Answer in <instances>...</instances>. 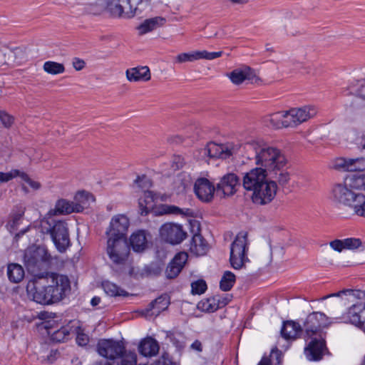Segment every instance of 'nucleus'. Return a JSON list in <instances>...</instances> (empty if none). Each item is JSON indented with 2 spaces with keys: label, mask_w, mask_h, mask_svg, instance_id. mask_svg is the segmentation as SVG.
Wrapping results in <instances>:
<instances>
[{
  "label": "nucleus",
  "mask_w": 365,
  "mask_h": 365,
  "mask_svg": "<svg viewBox=\"0 0 365 365\" xmlns=\"http://www.w3.org/2000/svg\"><path fill=\"white\" fill-rule=\"evenodd\" d=\"M226 76L235 85H240L245 80H252L255 77L253 70L247 66L235 68L232 72L227 73Z\"/></svg>",
  "instance_id": "4be33fe9"
},
{
  "label": "nucleus",
  "mask_w": 365,
  "mask_h": 365,
  "mask_svg": "<svg viewBox=\"0 0 365 365\" xmlns=\"http://www.w3.org/2000/svg\"><path fill=\"white\" fill-rule=\"evenodd\" d=\"M356 95L365 101V82L362 83L356 91Z\"/></svg>",
  "instance_id": "338daca9"
},
{
  "label": "nucleus",
  "mask_w": 365,
  "mask_h": 365,
  "mask_svg": "<svg viewBox=\"0 0 365 365\" xmlns=\"http://www.w3.org/2000/svg\"><path fill=\"white\" fill-rule=\"evenodd\" d=\"M184 163H185L184 159L182 158H181L180 156H177V157H175L173 159L172 167L174 169H180V168H182Z\"/></svg>",
  "instance_id": "0e129e2a"
},
{
  "label": "nucleus",
  "mask_w": 365,
  "mask_h": 365,
  "mask_svg": "<svg viewBox=\"0 0 365 365\" xmlns=\"http://www.w3.org/2000/svg\"><path fill=\"white\" fill-rule=\"evenodd\" d=\"M43 70L49 74L56 75L63 73L65 68L62 63L54 61H46L43 64Z\"/></svg>",
  "instance_id": "79ce46f5"
},
{
  "label": "nucleus",
  "mask_w": 365,
  "mask_h": 365,
  "mask_svg": "<svg viewBox=\"0 0 365 365\" xmlns=\"http://www.w3.org/2000/svg\"><path fill=\"white\" fill-rule=\"evenodd\" d=\"M9 54H10L11 56V61L14 62L24 59L25 56L24 51L19 48L11 50Z\"/></svg>",
  "instance_id": "6e6d98bb"
},
{
  "label": "nucleus",
  "mask_w": 365,
  "mask_h": 365,
  "mask_svg": "<svg viewBox=\"0 0 365 365\" xmlns=\"http://www.w3.org/2000/svg\"><path fill=\"white\" fill-rule=\"evenodd\" d=\"M194 190L197 197L204 202H210L214 195L216 189L206 178H199L194 185Z\"/></svg>",
  "instance_id": "a211bd4d"
},
{
  "label": "nucleus",
  "mask_w": 365,
  "mask_h": 365,
  "mask_svg": "<svg viewBox=\"0 0 365 365\" xmlns=\"http://www.w3.org/2000/svg\"><path fill=\"white\" fill-rule=\"evenodd\" d=\"M165 22V19L160 16L148 19L138 26V29L140 34L143 35L163 26Z\"/></svg>",
  "instance_id": "cd10ccee"
},
{
  "label": "nucleus",
  "mask_w": 365,
  "mask_h": 365,
  "mask_svg": "<svg viewBox=\"0 0 365 365\" xmlns=\"http://www.w3.org/2000/svg\"><path fill=\"white\" fill-rule=\"evenodd\" d=\"M239 186L238 177L234 173H229L225 175L217 184L216 193L221 197L232 195Z\"/></svg>",
  "instance_id": "dca6fc26"
},
{
  "label": "nucleus",
  "mask_w": 365,
  "mask_h": 365,
  "mask_svg": "<svg viewBox=\"0 0 365 365\" xmlns=\"http://www.w3.org/2000/svg\"><path fill=\"white\" fill-rule=\"evenodd\" d=\"M93 196L86 191H80L75 196L74 205L77 212H81L85 207L89 206L91 202H94Z\"/></svg>",
  "instance_id": "7c9ffc66"
},
{
  "label": "nucleus",
  "mask_w": 365,
  "mask_h": 365,
  "mask_svg": "<svg viewBox=\"0 0 365 365\" xmlns=\"http://www.w3.org/2000/svg\"><path fill=\"white\" fill-rule=\"evenodd\" d=\"M74 322H71L68 325L62 327L61 329L51 332L48 331V334L51 335V339L56 342H63L69 338L71 331H73Z\"/></svg>",
  "instance_id": "c756f323"
},
{
  "label": "nucleus",
  "mask_w": 365,
  "mask_h": 365,
  "mask_svg": "<svg viewBox=\"0 0 365 365\" xmlns=\"http://www.w3.org/2000/svg\"><path fill=\"white\" fill-rule=\"evenodd\" d=\"M237 150V147L232 143L217 144L210 142L206 147L201 149L202 157L207 156L210 158L227 159Z\"/></svg>",
  "instance_id": "1a4fd4ad"
},
{
  "label": "nucleus",
  "mask_w": 365,
  "mask_h": 365,
  "mask_svg": "<svg viewBox=\"0 0 365 365\" xmlns=\"http://www.w3.org/2000/svg\"><path fill=\"white\" fill-rule=\"evenodd\" d=\"M264 123L266 125L273 128L289 127L286 111L277 112L264 117Z\"/></svg>",
  "instance_id": "b1692460"
},
{
  "label": "nucleus",
  "mask_w": 365,
  "mask_h": 365,
  "mask_svg": "<svg viewBox=\"0 0 365 365\" xmlns=\"http://www.w3.org/2000/svg\"><path fill=\"white\" fill-rule=\"evenodd\" d=\"M106 10V0H98L93 4H91L87 7V11L93 15H99Z\"/></svg>",
  "instance_id": "c03bdc74"
},
{
  "label": "nucleus",
  "mask_w": 365,
  "mask_h": 365,
  "mask_svg": "<svg viewBox=\"0 0 365 365\" xmlns=\"http://www.w3.org/2000/svg\"><path fill=\"white\" fill-rule=\"evenodd\" d=\"M154 202V195L152 191L147 190L143 193V197L139 199V207L140 214L146 215L152 209Z\"/></svg>",
  "instance_id": "72a5a7b5"
},
{
  "label": "nucleus",
  "mask_w": 365,
  "mask_h": 365,
  "mask_svg": "<svg viewBox=\"0 0 365 365\" xmlns=\"http://www.w3.org/2000/svg\"><path fill=\"white\" fill-rule=\"evenodd\" d=\"M191 292L192 294H201L207 289L206 282L203 279H198L191 284Z\"/></svg>",
  "instance_id": "de8ad7c7"
},
{
  "label": "nucleus",
  "mask_w": 365,
  "mask_h": 365,
  "mask_svg": "<svg viewBox=\"0 0 365 365\" xmlns=\"http://www.w3.org/2000/svg\"><path fill=\"white\" fill-rule=\"evenodd\" d=\"M19 174L20 170H11L8 173L0 172V185L11 180L14 178L19 176Z\"/></svg>",
  "instance_id": "8fccbe9b"
},
{
  "label": "nucleus",
  "mask_w": 365,
  "mask_h": 365,
  "mask_svg": "<svg viewBox=\"0 0 365 365\" xmlns=\"http://www.w3.org/2000/svg\"><path fill=\"white\" fill-rule=\"evenodd\" d=\"M277 181L275 179H267L257 189L252 191V200L258 205H267L271 202L276 196Z\"/></svg>",
  "instance_id": "6e6552de"
},
{
  "label": "nucleus",
  "mask_w": 365,
  "mask_h": 365,
  "mask_svg": "<svg viewBox=\"0 0 365 365\" xmlns=\"http://www.w3.org/2000/svg\"><path fill=\"white\" fill-rule=\"evenodd\" d=\"M135 183H136L138 186L142 189L143 193L145 191L149 190V189L152 187L151 180L145 175H143L141 177L138 176L135 180Z\"/></svg>",
  "instance_id": "09e8293b"
},
{
  "label": "nucleus",
  "mask_w": 365,
  "mask_h": 365,
  "mask_svg": "<svg viewBox=\"0 0 365 365\" xmlns=\"http://www.w3.org/2000/svg\"><path fill=\"white\" fill-rule=\"evenodd\" d=\"M156 365H174L171 358L168 353H164L156 361Z\"/></svg>",
  "instance_id": "bf43d9fd"
},
{
  "label": "nucleus",
  "mask_w": 365,
  "mask_h": 365,
  "mask_svg": "<svg viewBox=\"0 0 365 365\" xmlns=\"http://www.w3.org/2000/svg\"><path fill=\"white\" fill-rule=\"evenodd\" d=\"M344 241L345 249L354 250L361 245V241L359 238H346Z\"/></svg>",
  "instance_id": "3c124183"
},
{
  "label": "nucleus",
  "mask_w": 365,
  "mask_h": 365,
  "mask_svg": "<svg viewBox=\"0 0 365 365\" xmlns=\"http://www.w3.org/2000/svg\"><path fill=\"white\" fill-rule=\"evenodd\" d=\"M49 232L57 250L63 252L70 245L68 230L65 222L57 221L49 230Z\"/></svg>",
  "instance_id": "9d476101"
},
{
  "label": "nucleus",
  "mask_w": 365,
  "mask_h": 365,
  "mask_svg": "<svg viewBox=\"0 0 365 365\" xmlns=\"http://www.w3.org/2000/svg\"><path fill=\"white\" fill-rule=\"evenodd\" d=\"M106 253L113 264H124L130 253V247L126 239L108 237Z\"/></svg>",
  "instance_id": "39448f33"
},
{
  "label": "nucleus",
  "mask_w": 365,
  "mask_h": 365,
  "mask_svg": "<svg viewBox=\"0 0 365 365\" xmlns=\"http://www.w3.org/2000/svg\"><path fill=\"white\" fill-rule=\"evenodd\" d=\"M125 350L121 341L113 339H101L97 344L98 353L108 359H117Z\"/></svg>",
  "instance_id": "9b49d317"
},
{
  "label": "nucleus",
  "mask_w": 365,
  "mask_h": 365,
  "mask_svg": "<svg viewBox=\"0 0 365 365\" xmlns=\"http://www.w3.org/2000/svg\"><path fill=\"white\" fill-rule=\"evenodd\" d=\"M352 293H353V290H351V289H344V290L339 291L338 292L324 296V297L322 298V299L324 300L331 297H341L343 294H351Z\"/></svg>",
  "instance_id": "69168bd1"
},
{
  "label": "nucleus",
  "mask_w": 365,
  "mask_h": 365,
  "mask_svg": "<svg viewBox=\"0 0 365 365\" xmlns=\"http://www.w3.org/2000/svg\"><path fill=\"white\" fill-rule=\"evenodd\" d=\"M170 304V299L167 294H163L150 303L146 311L151 312L152 315L158 316L165 310Z\"/></svg>",
  "instance_id": "bb28decb"
},
{
  "label": "nucleus",
  "mask_w": 365,
  "mask_h": 365,
  "mask_svg": "<svg viewBox=\"0 0 365 365\" xmlns=\"http://www.w3.org/2000/svg\"><path fill=\"white\" fill-rule=\"evenodd\" d=\"M247 233L240 232L230 247V262L234 269H241L247 262H249L247 257Z\"/></svg>",
  "instance_id": "20e7f679"
},
{
  "label": "nucleus",
  "mask_w": 365,
  "mask_h": 365,
  "mask_svg": "<svg viewBox=\"0 0 365 365\" xmlns=\"http://www.w3.org/2000/svg\"><path fill=\"white\" fill-rule=\"evenodd\" d=\"M24 181H25L26 182H27L30 187L31 188H33L34 190H38L40 187H41V184L40 182H37V181H34L32 179H31L29 178V176L24 173V172H21L20 171V174L19 175Z\"/></svg>",
  "instance_id": "603ef678"
},
{
  "label": "nucleus",
  "mask_w": 365,
  "mask_h": 365,
  "mask_svg": "<svg viewBox=\"0 0 365 365\" xmlns=\"http://www.w3.org/2000/svg\"><path fill=\"white\" fill-rule=\"evenodd\" d=\"M160 349L158 342L153 337L148 336L140 341L138 345L140 354L144 356H155Z\"/></svg>",
  "instance_id": "5701e85b"
},
{
  "label": "nucleus",
  "mask_w": 365,
  "mask_h": 365,
  "mask_svg": "<svg viewBox=\"0 0 365 365\" xmlns=\"http://www.w3.org/2000/svg\"><path fill=\"white\" fill-rule=\"evenodd\" d=\"M356 195L348 183L344 180L343 182L335 183L330 190L329 197L331 200L337 205H342L351 207Z\"/></svg>",
  "instance_id": "423d86ee"
},
{
  "label": "nucleus",
  "mask_w": 365,
  "mask_h": 365,
  "mask_svg": "<svg viewBox=\"0 0 365 365\" xmlns=\"http://www.w3.org/2000/svg\"><path fill=\"white\" fill-rule=\"evenodd\" d=\"M162 213L164 214H173L177 215H183V216H192L193 211L189 208H180L175 205H163L162 207Z\"/></svg>",
  "instance_id": "58836bf2"
},
{
  "label": "nucleus",
  "mask_w": 365,
  "mask_h": 365,
  "mask_svg": "<svg viewBox=\"0 0 365 365\" xmlns=\"http://www.w3.org/2000/svg\"><path fill=\"white\" fill-rule=\"evenodd\" d=\"M7 276L11 282L19 283L24 277V268L16 263L9 264L7 267Z\"/></svg>",
  "instance_id": "2f4dec72"
},
{
  "label": "nucleus",
  "mask_w": 365,
  "mask_h": 365,
  "mask_svg": "<svg viewBox=\"0 0 365 365\" xmlns=\"http://www.w3.org/2000/svg\"><path fill=\"white\" fill-rule=\"evenodd\" d=\"M344 240H335L334 241H331L330 242L331 247L337 251V252H341L344 249H345V245L344 243Z\"/></svg>",
  "instance_id": "052dcab7"
},
{
  "label": "nucleus",
  "mask_w": 365,
  "mask_h": 365,
  "mask_svg": "<svg viewBox=\"0 0 365 365\" xmlns=\"http://www.w3.org/2000/svg\"><path fill=\"white\" fill-rule=\"evenodd\" d=\"M25 208L22 206L16 207V210L11 215V220L7 223V227L10 232H14L21 223L24 215Z\"/></svg>",
  "instance_id": "e433bc0d"
},
{
  "label": "nucleus",
  "mask_w": 365,
  "mask_h": 365,
  "mask_svg": "<svg viewBox=\"0 0 365 365\" xmlns=\"http://www.w3.org/2000/svg\"><path fill=\"white\" fill-rule=\"evenodd\" d=\"M122 16H120L121 18L125 19H130L133 17L138 10L135 7H133L131 1L127 0V4L123 5V7H122Z\"/></svg>",
  "instance_id": "49530a36"
},
{
  "label": "nucleus",
  "mask_w": 365,
  "mask_h": 365,
  "mask_svg": "<svg viewBox=\"0 0 365 365\" xmlns=\"http://www.w3.org/2000/svg\"><path fill=\"white\" fill-rule=\"evenodd\" d=\"M71 334H75L76 335V339L78 345L85 346L88 344L89 341L88 336L83 332V330L79 326L73 324V328Z\"/></svg>",
  "instance_id": "a18cd8bd"
},
{
  "label": "nucleus",
  "mask_w": 365,
  "mask_h": 365,
  "mask_svg": "<svg viewBox=\"0 0 365 365\" xmlns=\"http://www.w3.org/2000/svg\"><path fill=\"white\" fill-rule=\"evenodd\" d=\"M334 168L347 172L363 171L365 170V158H340L336 160Z\"/></svg>",
  "instance_id": "6ab92c4d"
},
{
  "label": "nucleus",
  "mask_w": 365,
  "mask_h": 365,
  "mask_svg": "<svg viewBox=\"0 0 365 365\" xmlns=\"http://www.w3.org/2000/svg\"><path fill=\"white\" fill-rule=\"evenodd\" d=\"M14 121V118L11 115H9L4 111L0 110V123L4 127H10Z\"/></svg>",
  "instance_id": "4d7b16f0"
},
{
  "label": "nucleus",
  "mask_w": 365,
  "mask_h": 365,
  "mask_svg": "<svg viewBox=\"0 0 365 365\" xmlns=\"http://www.w3.org/2000/svg\"><path fill=\"white\" fill-rule=\"evenodd\" d=\"M102 287L105 292L111 297L127 296L128 294L126 291L119 287L117 284L110 282L105 281L102 283Z\"/></svg>",
  "instance_id": "4c0bfd02"
},
{
  "label": "nucleus",
  "mask_w": 365,
  "mask_h": 365,
  "mask_svg": "<svg viewBox=\"0 0 365 365\" xmlns=\"http://www.w3.org/2000/svg\"><path fill=\"white\" fill-rule=\"evenodd\" d=\"M106 10L115 17L122 16V7L127 4V0H106Z\"/></svg>",
  "instance_id": "c9c22d12"
},
{
  "label": "nucleus",
  "mask_w": 365,
  "mask_h": 365,
  "mask_svg": "<svg viewBox=\"0 0 365 365\" xmlns=\"http://www.w3.org/2000/svg\"><path fill=\"white\" fill-rule=\"evenodd\" d=\"M235 275L232 272L225 271L220 282V289L225 292L230 290L235 282Z\"/></svg>",
  "instance_id": "ea45409f"
},
{
  "label": "nucleus",
  "mask_w": 365,
  "mask_h": 365,
  "mask_svg": "<svg viewBox=\"0 0 365 365\" xmlns=\"http://www.w3.org/2000/svg\"><path fill=\"white\" fill-rule=\"evenodd\" d=\"M274 356L276 357V360L277 361V364H279V361H278L279 353L277 351H272L270 354V358H268L266 356L262 357V359H261V361H259L258 365H274L272 361V359Z\"/></svg>",
  "instance_id": "13d9d810"
},
{
  "label": "nucleus",
  "mask_w": 365,
  "mask_h": 365,
  "mask_svg": "<svg viewBox=\"0 0 365 365\" xmlns=\"http://www.w3.org/2000/svg\"><path fill=\"white\" fill-rule=\"evenodd\" d=\"M130 245L135 252H143L147 247V237L145 231L138 230L130 238Z\"/></svg>",
  "instance_id": "c85d7f7f"
},
{
  "label": "nucleus",
  "mask_w": 365,
  "mask_h": 365,
  "mask_svg": "<svg viewBox=\"0 0 365 365\" xmlns=\"http://www.w3.org/2000/svg\"><path fill=\"white\" fill-rule=\"evenodd\" d=\"M344 180L354 191V190H365V173L351 174Z\"/></svg>",
  "instance_id": "473e14b6"
},
{
  "label": "nucleus",
  "mask_w": 365,
  "mask_h": 365,
  "mask_svg": "<svg viewBox=\"0 0 365 365\" xmlns=\"http://www.w3.org/2000/svg\"><path fill=\"white\" fill-rule=\"evenodd\" d=\"M73 66L76 71L82 70L86 65L85 61L79 58H74L73 59Z\"/></svg>",
  "instance_id": "680f3d73"
},
{
  "label": "nucleus",
  "mask_w": 365,
  "mask_h": 365,
  "mask_svg": "<svg viewBox=\"0 0 365 365\" xmlns=\"http://www.w3.org/2000/svg\"><path fill=\"white\" fill-rule=\"evenodd\" d=\"M200 52V59H207V60H212L217 58H219L222 56V51L217 52H208L205 50L199 51Z\"/></svg>",
  "instance_id": "5fc2aeb1"
},
{
  "label": "nucleus",
  "mask_w": 365,
  "mask_h": 365,
  "mask_svg": "<svg viewBox=\"0 0 365 365\" xmlns=\"http://www.w3.org/2000/svg\"><path fill=\"white\" fill-rule=\"evenodd\" d=\"M128 227V218L125 215H116L111 219L106 235L108 237L125 238V235Z\"/></svg>",
  "instance_id": "2eb2a0df"
},
{
  "label": "nucleus",
  "mask_w": 365,
  "mask_h": 365,
  "mask_svg": "<svg viewBox=\"0 0 365 365\" xmlns=\"http://www.w3.org/2000/svg\"><path fill=\"white\" fill-rule=\"evenodd\" d=\"M302 331L301 325L294 321L284 322L281 329V334L285 339H295Z\"/></svg>",
  "instance_id": "a878e982"
},
{
  "label": "nucleus",
  "mask_w": 365,
  "mask_h": 365,
  "mask_svg": "<svg viewBox=\"0 0 365 365\" xmlns=\"http://www.w3.org/2000/svg\"><path fill=\"white\" fill-rule=\"evenodd\" d=\"M346 314L351 324L365 331V303L352 305Z\"/></svg>",
  "instance_id": "f3484780"
},
{
  "label": "nucleus",
  "mask_w": 365,
  "mask_h": 365,
  "mask_svg": "<svg viewBox=\"0 0 365 365\" xmlns=\"http://www.w3.org/2000/svg\"><path fill=\"white\" fill-rule=\"evenodd\" d=\"M51 212H53L54 215H67L73 212H76V210L74 202H70L65 200H60L56 202L55 208L53 210H51Z\"/></svg>",
  "instance_id": "f704fd0d"
},
{
  "label": "nucleus",
  "mask_w": 365,
  "mask_h": 365,
  "mask_svg": "<svg viewBox=\"0 0 365 365\" xmlns=\"http://www.w3.org/2000/svg\"><path fill=\"white\" fill-rule=\"evenodd\" d=\"M191 349L196 350L197 351H202V344L200 341L195 340L192 344H191Z\"/></svg>",
  "instance_id": "774afa93"
},
{
  "label": "nucleus",
  "mask_w": 365,
  "mask_h": 365,
  "mask_svg": "<svg viewBox=\"0 0 365 365\" xmlns=\"http://www.w3.org/2000/svg\"><path fill=\"white\" fill-rule=\"evenodd\" d=\"M187 257L188 256L185 252H180L177 254L166 267V277L168 279L175 278L183 268L187 260Z\"/></svg>",
  "instance_id": "aec40b11"
},
{
  "label": "nucleus",
  "mask_w": 365,
  "mask_h": 365,
  "mask_svg": "<svg viewBox=\"0 0 365 365\" xmlns=\"http://www.w3.org/2000/svg\"><path fill=\"white\" fill-rule=\"evenodd\" d=\"M182 227L175 223H165L160 228V236L164 241L172 244H180L185 237Z\"/></svg>",
  "instance_id": "f8f14e48"
},
{
  "label": "nucleus",
  "mask_w": 365,
  "mask_h": 365,
  "mask_svg": "<svg viewBox=\"0 0 365 365\" xmlns=\"http://www.w3.org/2000/svg\"><path fill=\"white\" fill-rule=\"evenodd\" d=\"M332 324L324 313L314 312L309 314L304 323V338L311 339L304 349V354L309 361H319L322 358L325 341L321 329Z\"/></svg>",
  "instance_id": "7ed1b4c3"
},
{
  "label": "nucleus",
  "mask_w": 365,
  "mask_h": 365,
  "mask_svg": "<svg viewBox=\"0 0 365 365\" xmlns=\"http://www.w3.org/2000/svg\"><path fill=\"white\" fill-rule=\"evenodd\" d=\"M200 52V59H207V60H212L217 58H219L222 56V51L217 52H208L205 50L199 51Z\"/></svg>",
  "instance_id": "864d4df0"
},
{
  "label": "nucleus",
  "mask_w": 365,
  "mask_h": 365,
  "mask_svg": "<svg viewBox=\"0 0 365 365\" xmlns=\"http://www.w3.org/2000/svg\"><path fill=\"white\" fill-rule=\"evenodd\" d=\"M197 60H200L199 51H192L190 53H182L175 57V62L178 63L193 62Z\"/></svg>",
  "instance_id": "37998d69"
},
{
  "label": "nucleus",
  "mask_w": 365,
  "mask_h": 365,
  "mask_svg": "<svg viewBox=\"0 0 365 365\" xmlns=\"http://www.w3.org/2000/svg\"><path fill=\"white\" fill-rule=\"evenodd\" d=\"M286 113L289 127H295L314 117L317 111L313 107L304 106L292 108L286 111Z\"/></svg>",
  "instance_id": "ddd939ff"
},
{
  "label": "nucleus",
  "mask_w": 365,
  "mask_h": 365,
  "mask_svg": "<svg viewBox=\"0 0 365 365\" xmlns=\"http://www.w3.org/2000/svg\"><path fill=\"white\" fill-rule=\"evenodd\" d=\"M47 284L42 279L30 282L26 291L30 299L41 304H51L61 301L71 289L66 276L51 274L46 278Z\"/></svg>",
  "instance_id": "f03ea898"
},
{
  "label": "nucleus",
  "mask_w": 365,
  "mask_h": 365,
  "mask_svg": "<svg viewBox=\"0 0 365 365\" xmlns=\"http://www.w3.org/2000/svg\"><path fill=\"white\" fill-rule=\"evenodd\" d=\"M51 259L50 255L44 247H38L28 250L24 255V261L28 269L35 272L47 267Z\"/></svg>",
  "instance_id": "0eeeda50"
},
{
  "label": "nucleus",
  "mask_w": 365,
  "mask_h": 365,
  "mask_svg": "<svg viewBox=\"0 0 365 365\" xmlns=\"http://www.w3.org/2000/svg\"><path fill=\"white\" fill-rule=\"evenodd\" d=\"M355 214L361 217H365V195L358 193L351 206Z\"/></svg>",
  "instance_id": "a19ab883"
},
{
  "label": "nucleus",
  "mask_w": 365,
  "mask_h": 365,
  "mask_svg": "<svg viewBox=\"0 0 365 365\" xmlns=\"http://www.w3.org/2000/svg\"><path fill=\"white\" fill-rule=\"evenodd\" d=\"M227 301L220 296H214L202 299L197 304V308L202 312H214L226 306Z\"/></svg>",
  "instance_id": "412c9836"
},
{
  "label": "nucleus",
  "mask_w": 365,
  "mask_h": 365,
  "mask_svg": "<svg viewBox=\"0 0 365 365\" xmlns=\"http://www.w3.org/2000/svg\"><path fill=\"white\" fill-rule=\"evenodd\" d=\"M193 236L190 245V251L195 255L202 256L207 253L209 250V245L202 236L199 233L200 223L194 220L192 222Z\"/></svg>",
  "instance_id": "4468645a"
},
{
  "label": "nucleus",
  "mask_w": 365,
  "mask_h": 365,
  "mask_svg": "<svg viewBox=\"0 0 365 365\" xmlns=\"http://www.w3.org/2000/svg\"><path fill=\"white\" fill-rule=\"evenodd\" d=\"M246 157L254 160L257 168L251 169L243 177V187L247 191H254L266 180L275 179L281 186L289 180L287 170V160L283 152L262 140H252L244 145Z\"/></svg>",
  "instance_id": "f257e3e1"
},
{
  "label": "nucleus",
  "mask_w": 365,
  "mask_h": 365,
  "mask_svg": "<svg viewBox=\"0 0 365 365\" xmlns=\"http://www.w3.org/2000/svg\"><path fill=\"white\" fill-rule=\"evenodd\" d=\"M127 79L130 82L148 81L150 79L151 75L148 66H140L127 69Z\"/></svg>",
  "instance_id": "393cba45"
},
{
  "label": "nucleus",
  "mask_w": 365,
  "mask_h": 365,
  "mask_svg": "<svg viewBox=\"0 0 365 365\" xmlns=\"http://www.w3.org/2000/svg\"><path fill=\"white\" fill-rule=\"evenodd\" d=\"M11 62L10 54L0 50V67Z\"/></svg>",
  "instance_id": "e2e57ef3"
}]
</instances>
